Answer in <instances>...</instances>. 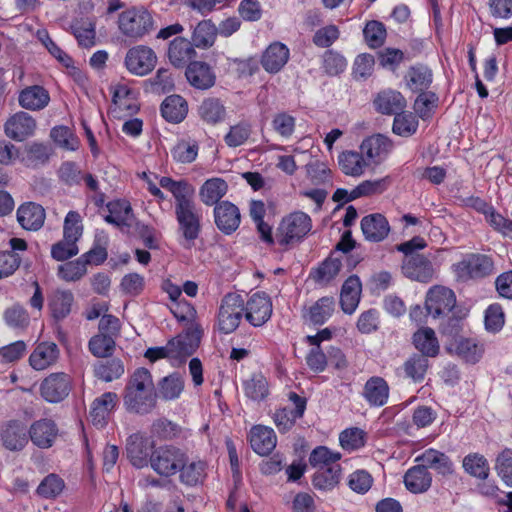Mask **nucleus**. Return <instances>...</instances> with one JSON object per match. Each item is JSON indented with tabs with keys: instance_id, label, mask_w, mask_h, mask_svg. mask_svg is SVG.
<instances>
[{
	"instance_id": "obj_1",
	"label": "nucleus",
	"mask_w": 512,
	"mask_h": 512,
	"mask_svg": "<svg viewBox=\"0 0 512 512\" xmlns=\"http://www.w3.org/2000/svg\"><path fill=\"white\" fill-rule=\"evenodd\" d=\"M123 402L129 412L145 415L157 405V393L151 373L146 368H137L129 377L124 389Z\"/></svg>"
},
{
	"instance_id": "obj_2",
	"label": "nucleus",
	"mask_w": 512,
	"mask_h": 512,
	"mask_svg": "<svg viewBox=\"0 0 512 512\" xmlns=\"http://www.w3.org/2000/svg\"><path fill=\"white\" fill-rule=\"evenodd\" d=\"M174 209L178 229L183 237L182 245L191 248L201 232V209L197 207L194 197H186L176 202Z\"/></svg>"
},
{
	"instance_id": "obj_3",
	"label": "nucleus",
	"mask_w": 512,
	"mask_h": 512,
	"mask_svg": "<svg viewBox=\"0 0 512 512\" xmlns=\"http://www.w3.org/2000/svg\"><path fill=\"white\" fill-rule=\"evenodd\" d=\"M157 28L153 15L144 7H132L118 16V29L123 36L138 41Z\"/></svg>"
},
{
	"instance_id": "obj_4",
	"label": "nucleus",
	"mask_w": 512,
	"mask_h": 512,
	"mask_svg": "<svg viewBox=\"0 0 512 512\" xmlns=\"http://www.w3.org/2000/svg\"><path fill=\"white\" fill-rule=\"evenodd\" d=\"M312 229L310 216L302 211H295L285 216L276 231V241L282 247L300 243Z\"/></svg>"
},
{
	"instance_id": "obj_5",
	"label": "nucleus",
	"mask_w": 512,
	"mask_h": 512,
	"mask_svg": "<svg viewBox=\"0 0 512 512\" xmlns=\"http://www.w3.org/2000/svg\"><path fill=\"white\" fill-rule=\"evenodd\" d=\"M453 271L457 278L464 282L481 280L495 273V263L490 255L469 253L453 265Z\"/></svg>"
},
{
	"instance_id": "obj_6",
	"label": "nucleus",
	"mask_w": 512,
	"mask_h": 512,
	"mask_svg": "<svg viewBox=\"0 0 512 512\" xmlns=\"http://www.w3.org/2000/svg\"><path fill=\"white\" fill-rule=\"evenodd\" d=\"M187 461V454L173 445L160 446L150 456L151 468L162 477L176 475Z\"/></svg>"
},
{
	"instance_id": "obj_7",
	"label": "nucleus",
	"mask_w": 512,
	"mask_h": 512,
	"mask_svg": "<svg viewBox=\"0 0 512 512\" xmlns=\"http://www.w3.org/2000/svg\"><path fill=\"white\" fill-rule=\"evenodd\" d=\"M244 300L241 295L228 293L221 300L218 311V328L222 333L235 331L243 317Z\"/></svg>"
},
{
	"instance_id": "obj_8",
	"label": "nucleus",
	"mask_w": 512,
	"mask_h": 512,
	"mask_svg": "<svg viewBox=\"0 0 512 512\" xmlns=\"http://www.w3.org/2000/svg\"><path fill=\"white\" fill-rule=\"evenodd\" d=\"M157 64V55L146 45H136L128 49L124 58V66L133 75L146 76Z\"/></svg>"
},
{
	"instance_id": "obj_9",
	"label": "nucleus",
	"mask_w": 512,
	"mask_h": 512,
	"mask_svg": "<svg viewBox=\"0 0 512 512\" xmlns=\"http://www.w3.org/2000/svg\"><path fill=\"white\" fill-rule=\"evenodd\" d=\"M456 305V295L453 290L435 285L431 287L425 298V310L433 318L446 316Z\"/></svg>"
},
{
	"instance_id": "obj_10",
	"label": "nucleus",
	"mask_w": 512,
	"mask_h": 512,
	"mask_svg": "<svg viewBox=\"0 0 512 512\" xmlns=\"http://www.w3.org/2000/svg\"><path fill=\"white\" fill-rule=\"evenodd\" d=\"M272 311V302L264 292L254 293L244 303L245 318L254 327L264 325L271 318Z\"/></svg>"
},
{
	"instance_id": "obj_11",
	"label": "nucleus",
	"mask_w": 512,
	"mask_h": 512,
	"mask_svg": "<svg viewBox=\"0 0 512 512\" xmlns=\"http://www.w3.org/2000/svg\"><path fill=\"white\" fill-rule=\"evenodd\" d=\"M36 127V120L30 114L19 111L6 120L4 133L11 140L23 142L34 135Z\"/></svg>"
},
{
	"instance_id": "obj_12",
	"label": "nucleus",
	"mask_w": 512,
	"mask_h": 512,
	"mask_svg": "<svg viewBox=\"0 0 512 512\" xmlns=\"http://www.w3.org/2000/svg\"><path fill=\"white\" fill-rule=\"evenodd\" d=\"M0 441L7 450L21 451L28 444L29 429L21 420H9L0 429Z\"/></svg>"
},
{
	"instance_id": "obj_13",
	"label": "nucleus",
	"mask_w": 512,
	"mask_h": 512,
	"mask_svg": "<svg viewBox=\"0 0 512 512\" xmlns=\"http://www.w3.org/2000/svg\"><path fill=\"white\" fill-rule=\"evenodd\" d=\"M40 391L46 401L51 403L60 402L71 391V378L63 372L52 373L42 381Z\"/></svg>"
},
{
	"instance_id": "obj_14",
	"label": "nucleus",
	"mask_w": 512,
	"mask_h": 512,
	"mask_svg": "<svg viewBox=\"0 0 512 512\" xmlns=\"http://www.w3.org/2000/svg\"><path fill=\"white\" fill-rule=\"evenodd\" d=\"M213 214L216 227L225 235H231L240 226V210L230 201L225 200L217 203Z\"/></svg>"
},
{
	"instance_id": "obj_15",
	"label": "nucleus",
	"mask_w": 512,
	"mask_h": 512,
	"mask_svg": "<svg viewBox=\"0 0 512 512\" xmlns=\"http://www.w3.org/2000/svg\"><path fill=\"white\" fill-rule=\"evenodd\" d=\"M392 149V140L383 134L369 136L360 145V151L365 155L368 164H380L387 158Z\"/></svg>"
},
{
	"instance_id": "obj_16",
	"label": "nucleus",
	"mask_w": 512,
	"mask_h": 512,
	"mask_svg": "<svg viewBox=\"0 0 512 512\" xmlns=\"http://www.w3.org/2000/svg\"><path fill=\"white\" fill-rule=\"evenodd\" d=\"M201 334V330L195 327L169 340L171 359H181L192 355L199 346Z\"/></svg>"
},
{
	"instance_id": "obj_17",
	"label": "nucleus",
	"mask_w": 512,
	"mask_h": 512,
	"mask_svg": "<svg viewBox=\"0 0 512 512\" xmlns=\"http://www.w3.org/2000/svg\"><path fill=\"white\" fill-rule=\"evenodd\" d=\"M418 371L425 372L429 366L428 357L435 358L440 352V344L435 331L429 327L418 329ZM420 374L418 373V379Z\"/></svg>"
},
{
	"instance_id": "obj_18",
	"label": "nucleus",
	"mask_w": 512,
	"mask_h": 512,
	"mask_svg": "<svg viewBox=\"0 0 512 512\" xmlns=\"http://www.w3.org/2000/svg\"><path fill=\"white\" fill-rule=\"evenodd\" d=\"M58 436V427L51 419H40L33 422L29 428V439L41 449L50 448Z\"/></svg>"
},
{
	"instance_id": "obj_19",
	"label": "nucleus",
	"mask_w": 512,
	"mask_h": 512,
	"mask_svg": "<svg viewBox=\"0 0 512 512\" xmlns=\"http://www.w3.org/2000/svg\"><path fill=\"white\" fill-rule=\"evenodd\" d=\"M185 76L191 86L207 90L214 86L216 75L212 67L203 61H194L187 65Z\"/></svg>"
},
{
	"instance_id": "obj_20",
	"label": "nucleus",
	"mask_w": 512,
	"mask_h": 512,
	"mask_svg": "<svg viewBox=\"0 0 512 512\" xmlns=\"http://www.w3.org/2000/svg\"><path fill=\"white\" fill-rule=\"evenodd\" d=\"M360 225L365 239L370 242H381L387 238L390 232L388 220L380 213L364 216Z\"/></svg>"
},
{
	"instance_id": "obj_21",
	"label": "nucleus",
	"mask_w": 512,
	"mask_h": 512,
	"mask_svg": "<svg viewBox=\"0 0 512 512\" xmlns=\"http://www.w3.org/2000/svg\"><path fill=\"white\" fill-rule=\"evenodd\" d=\"M74 305V295L70 290L56 289L48 297V310L56 321L67 318Z\"/></svg>"
},
{
	"instance_id": "obj_22",
	"label": "nucleus",
	"mask_w": 512,
	"mask_h": 512,
	"mask_svg": "<svg viewBox=\"0 0 512 512\" xmlns=\"http://www.w3.org/2000/svg\"><path fill=\"white\" fill-rule=\"evenodd\" d=\"M373 106L383 115H396L406 107V100L398 91L382 90L373 99Z\"/></svg>"
},
{
	"instance_id": "obj_23",
	"label": "nucleus",
	"mask_w": 512,
	"mask_h": 512,
	"mask_svg": "<svg viewBox=\"0 0 512 512\" xmlns=\"http://www.w3.org/2000/svg\"><path fill=\"white\" fill-rule=\"evenodd\" d=\"M167 56L174 67L183 68L196 56V51L188 39L177 36L169 43Z\"/></svg>"
},
{
	"instance_id": "obj_24",
	"label": "nucleus",
	"mask_w": 512,
	"mask_h": 512,
	"mask_svg": "<svg viewBox=\"0 0 512 512\" xmlns=\"http://www.w3.org/2000/svg\"><path fill=\"white\" fill-rule=\"evenodd\" d=\"M288 47L280 42L270 44L263 52L261 64L269 73L279 72L289 60Z\"/></svg>"
},
{
	"instance_id": "obj_25",
	"label": "nucleus",
	"mask_w": 512,
	"mask_h": 512,
	"mask_svg": "<svg viewBox=\"0 0 512 512\" xmlns=\"http://www.w3.org/2000/svg\"><path fill=\"white\" fill-rule=\"evenodd\" d=\"M45 216L44 208L34 202L24 203L17 210V220L25 230H39L44 224Z\"/></svg>"
},
{
	"instance_id": "obj_26",
	"label": "nucleus",
	"mask_w": 512,
	"mask_h": 512,
	"mask_svg": "<svg viewBox=\"0 0 512 512\" xmlns=\"http://www.w3.org/2000/svg\"><path fill=\"white\" fill-rule=\"evenodd\" d=\"M277 437L272 428L263 425L253 426L250 430V445L261 456L268 455L276 447Z\"/></svg>"
},
{
	"instance_id": "obj_27",
	"label": "nucleus",
	"mask_w": 512,
	"mask_h": 512,
	"mask_svg": "<svg viewBox=\"0 0 512 512\" xmlns=\"http://www.w3.org/2000/svg\"><path fill=\"white\" fill-rule=\"evenodd\" d=\"M117 399L116 393L106 392L92 402L89 416L93 425L104 427L107 424L108 417L115 408Z\"/></svg>"
},
{
	"instance_id": "obj_28",
	"label": "nucleus",
	"mask_w": 512,
	"mask_h": 512,
	"mask_svg": "<svg viewBox=\"0 0 512 512\" xmlns=\"http://www.w3.org/2000/svg\"><path fill=\"white\" fill-rule=\"evenodd\" d=\"M50 101L49 92L40 85H32L20 91L18 96L19 105L30 111L44 109Z\"/></svg>"
},
{
	"instance_id": "obj_29",
	"label": "nucleus",
	"mask_w": 512,
	"mask_h": 512,
	"mask_svg": "<svg viewBox=\"0 0 512 512\" xmlns=\"http://www.w3.org/2000/svg\"><path fill=\"white\" fill-rule=\"evenodd\" d=\"M127 457L136 468H143L150 463V449L147 440L140 434H132L127 439Z\"/></svg>"
},
{
	"instance_id": "obj_30",
	"label": "nucleus",
	"mask_w": 512,
	"mask_h": 512,
	"mask_svg": "<svg viewBox=\"0 0 512 512\" xmlns=\"http://www.w3.org/2000/svg\"><path fill=\"white\" fill-rule=\"evenodd\" d=\"M363 397L370 406H384L389 398V386L386 380L379 376L369 378L364 385Z\"/></svg>"
},
{
	"instance_id": "obj_31",
	"label": "nucleus",
	"mask_w": 512,
	"mask_h": 512,
	"mask_svg": "<svg viewBox=\"0 0 512 512\" xmlns=\"http://www.w3.org/2000/svg\"><path fill=\"white\" fill-rule=\"evenodd\" d=\"M361 282L358 276L352 275L346 279L341 288L340 305L344 313L352 314L360 301Z\"/></svg>"
},
{
	"instance_id": "obj_32",
	"label": "nucleus",
	"mask_w": 512,
	"mask_h": 512,
	"mask_svg": "<svg viewBox=\"0 0 512 512\" xmlns=\"http://www.w3.org/2000/svg\"><path fill=\"white\" fill-rule=\"evenodd\" d=\"M58 356L59 349L55 343L42 342L31 353L29 362L35 370H44L55 363Z\"/></svg>"
},
{
	"instance_id": "obj_33",
	"label": "nucleus",
	"mask_w": 512,
	"mask_h": 512,
	"mask_svg": "<svg viewBox=\"0 0 512 512\" xmlns=\"http://www.w3.org/2000/svg\"><path fill=\"white\" fill-rule=\"evenodd\" d=\"M418 463L424 468H432L444 476L453 473V463L449 457L435 449H427L418 455Z\"/></svg>"
},
{
	"instance_id": "obj_34",
	"label": "nucleus",
	"mask_w": 512,
	"mask_h": 512,
	"mask_svg": "<svg viewBox=\"0 0 512 512\" xmlns=\"http://www.w3.org/2000/svg\"><path fill=\"white\" fill-rule=\"evenodd\" d=\"M362 152L343 151L338 156V165L340 170L348 176L359 177L363 174L365 167L368 165L366 158Z\"/></svg>"
},
{
	"instance_id": "obj_35",
	"label": "nucleus",
	"mask_w": 512,
	"mask_h": 512,
	"mask_svg": "<svg viewBox=\"0 0 512 512\" xmlns=\"http://www.w3.org/2000/svg\"><path fill=\"white\" fill-rule=\"evenodd\" d=\"M188 113V104L180 95H170L161 104L162 116L171 123H180Z\"/></svg>"
},
{
	"instance_id": "obj_36",
	"label": "nucleus",
	"mask_w": 512,
	"mask_h": 512,
	"mask_svg": "<svg viewBox=\"0 0 512 512\" xmlns=\"http://www.w3.org/2000/svg\"><path fill=\"white\" fill-rule=\"evenodd\" d=\"M217 33V27L211 20H202L194 27L190 42L194 48L208 49L215 43Z\"/></svg>"
},
{
	"instance_id": "obj_37",
	"label": "nucleus",
	"mask_w": 512,
	"mask_h": 512,
	"mask_svg": "<svg viewBox=\"0 0 512 512\" xmlns=\"http://www.w3.org/2000/svg\"><path fill=\"white\" fill-rule=\"evenodd\" d=\"M228 184L222 178H211L206 180L200 188L199 196L201 201L207 205H217L220 199L226 195Z\"/></svg>"
},
{
	"instance_id": "obj_38",
	"label": "nucleus",
	"mask_w": 512,
	"mask_h": 512,
	"mask_svg": "<svg viewBox=\"0 0 512 512\" xmlns=\"http://www.w3.org/2000/svg\"><path fill=\"white\" fill-rule=\"evenodd\" d=\"M199 152V142L189 136L183 137L171 149L173 160L181 164H189L196 160Z\"/></svg>"
},
{
	"instance_id": "obj_39",
	"label": "nucleus",
	"mask_w": 512,
	"mask_h": 512,
	"mask_svg": "<svg viewBox=\"0 0 512 512\" xmlns=\"http://www.w3.org/2000/svg\"><path fill=\"white\" fill-rule=\"evenodd\" d=\"M184 386L183 377L178 373H172L159 381V395L165 401L178 399L184 390Z\"/></svg>"
},
{
	"instance_id": "obj_40",
	"label": "nucleus",
	"mask_w": 512,
	"mask_h": 512,
	"mask_svg": "<svg viewBox=\"0 0 512 512\" xmlns=\"http://www.w3.org/2000/svg\"><path fill=\"white\" fill-rule=\"evenodd\" d=\"M335 310V300L331 296L318 299L308 311V319L314 325L324 324Z\"/></svg>"
},
{
	"instance_id": "obj_41",
	"label": "nucleus",
	"mask_w": 512,
	"mask_h": 512,
	"mask_svg": "<svg viewBox=\"0 0 512 512\" xmlns=\"http://www.w3.org/2000/svg\"><path fill=\"white\" fill-rule=\"evenodd\" d=\"M116 341L108 334H96L88 342L90 353L97 358H110L115 351Z\"/></svg>"
},
{
	"instance_id": "obj_42",
	"label": "nucleus",
	"mask_w": 512,
	"mask_h": 512,
	"mask_svg": "<svg viewBox=\"0 0 512 512\" xmlns=\"http://www.w3.org/2000/svg\"><path fill=\"white\" fill-rule=\"evenodd\" d=\"M199 115L209 124H216L224 120L226 109L218 98H206L199 106Z\"/></svg>"
},
{
	"instance_id": "obj_43",
	"label": "nucleus",
	"mask_w": 512,
	"mask_h": 512,
	"mask_svg": "<svg viewBox=\"0 0 512 512\" xmlns=\"http://www.w3.org/2000/svg\"><path fill=\"white\" fill-rule=\"evenodd\" d=\"M245 395L253 401L264 400L269 394V386L266 378L261 373H254L243 382Z\"/></svg>"
},
{
	"instance_id": "obj_44",
	"label": "nucleus",
	"mask_w": 512,
	"mask_h": 512,
	"mask_svg": "<svg viewBox=\"0 0 512 512\" xmlns=\"http://www.w3.org/2000/svg\"><path fill=\"white\" fill-rule=\"evenodd\" d=\"M94 375L105 382L119 379L124 374V365L120 359L112 358L94 365Z\"/></svg>"
},
{
	"instance_id": "obj_45",
	"label": "nucleus",
	"mask_w": 512,
	"mask_h": 512,
	"mask_svg": "<svg viewBox=\"0 0 512 512\" xmlns=\"http://www.w3.org/2000/svg\"><path fill=\"white\" fill-rule=\"evenodd\" d=\"M252 134V125L249 121L241 120L230 126L224 136L225 144L230 148H236L244 145Z\"/></svg>"
},
{
	"instance_id": "obj_46",
	"label": "nucleus",
	"mask_w": 512,
	"mask_h": 512,
	"mask_svg": "<svg viewBox=\"0 0 512 512\" xmlns=\"http://www.w3.org/2000/svg\"><path fill=\"white\" fill-rule=\"evenodd\" d=\"M108 236L103 231L96 233L93 247L83 255L86 265H100L104 263L108 257L107 253Z\"/></svg>"
},
{
	"instance_id": "obj_47",
	"label": "nucleus",
	"mask_w": 512,
	"mask_h": 512,
	"mask_svg": "<svg viewBox=\"0 0 512 512\" xmlns=\"http://www.w3.org/2000/svg\"><path fill=\"white\" fill-rule=\"evenodd\" d=\"M341 467L340 465H332L325 469H319L313 477V485L319 490H332L337 486L340 480Z\"/></svg>"
},
{
	"instance_id": "obj_48",
	"label": "nucleus",
	"mask_w": 512,
	"mask_h": 512,
	"mask_svg": "<svg viewBox=\"0 0 512 512\" xmlns=\"http://www.w3.org/2000/svg\"><path fill=\"white\" fill-rule=\"evenodd\" d=\"M109 214L105 216V221L115 226L127 224L132 213V208L127 200H114L107 204Z\"/></svg>"
},
{
	"instance_id": "obj_49",
	"label": "nucleus",
	"mask_w": 512,
	"mask_h": 512,
	"mask_svg": "<svg viewBox=\"0 0 512 512\" xmlns=\"http://www.w3.org/2000/svg\"><path fill=\"white\" fill-rule=\"evenodd\" d=\"M456 354L467 363H476L483 354V348L475 340L469 338H459L455 341Z\"/></svg>"
},
{
	"instance_id": "obj_50",
	"label": "nucleus",
	"mask_w": 512,
	"mask_h": 512,
	"mask_svg": "<svg viewBox=\"0 0 512 512\" xmlns=\"http://www.w3.org/2000/svg\"><path fill=\"white\" fill-rule=\"evenodd\" d=\"M49 145L39 142H33L26 147V158L24 159L27 167H38L48 162L51 156Z\"/></svg>"
},
{
	"instance_id": "obj_51",
	"label": "nucleus",
	"mask_w": 512,
	"mask_h": 512,
	"mask_svg": "<svg viewBox=\"0 0 512 512\" xmlns=\"http://www.w3.org/2000/svg\"><path fill=\"white\" fill-rule=\"evenodd\" d=\"M439 96L434 91H422L418 93V118L423 121L430 120L439 107Z\"/></svg>"
},
{
	"instance_id": "obj_52",
	"label": "nucleus",
	"mask_w": 512,
	"mask_h": 512,
	"mask_svg": "<svg viewBox=\"0 0 512 512\" xmlns=\"http://www.w3.org/2000/svg\"><path fill=\"white\" fill-rule=\"evenodd\" d=\"M463 468L468 474L481 480H485L489 476L488 462L483 455L478 453L465 456Z\"/></svg>"
},
{
	"instance_id": "obj_53",
	"label": "nucleus",
	"mask_w": 512,
	"mask_h": 512,
	"mask_svg": "<svg viewBox=\"0 0 512 512\" xmlns=\"http://www.w3.org/2000/svg\"><path fill=\"white\" fill-rule=\"evenodd\" d=\"M162 188L170 191L175 199V203L186 197H194L195 189L186 180L175 181L170 177H162L159 181Z\"/></svg>"
},
{
	"instance_id": "obj_54",
	"label": "nucleus",
	"mask_w": 512,
	"mask_h": 512,
	"mask_svg": "<svg viewBox=\"0 0 512 512\" xmlns=\"http://www.w3.org/2000/svg\"><path fill=\"white\" fill-rule=\"evenodd\" d=\"M87 273V265L84 258L79 257L74 261L59 265L57 275L66 282H76Z\"/></svg>"
},
{
	"instance_id": "obj_55",
	"label": "nucleus",
	"mask_w": 512,
	"mask_h": 512,
	"mask_svg": "<svg viewBox=\"0 0 512 512\" xmlns=\"http://www.w3.org/2000/svg\"><path fill=\"white\" fill-rule=\"evenodd\" d=\"M340 459L341 454L339 452H333L325 446H318L311 452L309 463L319 470L332 465H338L337 461Z\"/></svg>"
},
{
	"instance_id": "obj_56",
	"label": "nucleus",
	"mask_w": 512,
	"mask_h": 512,
	"mask_svg": "<svg viewBox=\"0 0 512 512\" xmlns=\"http://www.w3.org/2000/svg\"><path fill=\"white\" fill-rule=\"evenodd\" d=\"M363 35L367 45L372 48L381 47L386 39V27L382 22L372 20L368 21L363 29Z\"/></svg>"
},
{
	"instance_id": "obj_57",
	"label": "nucleus",
	"mask_w": 512,
	"mask_h": 512,
	"mask_svg": "<svg viewBox=\"0 0 512 512\" xmlns=\"http://www.w3.org/2000/svg\"><path fill=\"white\" fill-rule=\"evenodd\" d=\"M64 488V480L57 474L51 473L40 482L36 492L40 497L52 499L59 496Z\"/></svg>"
},
{
	"instance_id": "obj_58",
	"label": "nucleus",
	"mask_w": 512,
	"mask_h": 512,
	"mask_svg": "<svg viewBox=\"0 0 512 512\" xmlns=\"http://www.w3.org/2000/svg\"><path fill=\"white\" fill-rule=\"evenodd\" d=\"M205 469L206 464L203 461H193L191 463L187 461L179 471L180 479L186 485L195 486L203 481Z\"/></svg>"
},
{
	"instance_id": "obj_59",
	"label": "nucleus",
	"mask_w": 512,
	"mask_h": 512,
	"mask_svg": "<svg viewBox=\"0 0 512 512\" xmlns=\"http://www.w3.org/2000/svg\"><path fill=\"white\" fill-rule=\"evenodd\" d=\"M37 39L45 46L48 52L55 57L63 66L69 68L73 64L72 58L66 54L49 36L46 29L38 30Z\"/></svg>"
},
{
	"instance_id": "obj_60",
	"label": "nucleus",
	"mask_w": 512,
	"mask_h": 512,
	"mask_svg": "<svg viewBox=\"0 0 512 512\" xmlns=\"http://www.w3.org/2000/svg\"><path fill=\"white\" fill-rule=\"evenodd\" d=\"M3 318L5 323L13 329H25L30 322L28 312L24 307L15 304L4 311Z\"/></svg>"
},
{
	"instance_id": "obj_61",
	"label": "nucleus",
	"mask_w": 512,
	"mask_h": 512,
	"mask_svg": "<svg viewBox=\"0 0 512 512\" xmlns=\"http://www.w3.org/2000/svg\"><path fill=\"white\" fill-rule=\"evenodd\" d=\"M392 131L394 134L408 137L416 131V120L412 112L400 111L394 117Z\"/></svg>"
},
{
	"instance_id": "obj_62",
	"label": "nucleus",
	"mask_w": 512,
	"mask_h": 512,
	"mask_svg": "<svg viewBox=\"0 0 512 512\" xmlns=\"http://www.w3.org/2000/svg\"><path fill=\"white\" fill-rule=\"evenodd\" d=\"M339 441L347 451L358 450L365 445V432L357 427L345 429L340 433Z\"/></svg>"
},
{
	"instance_id": "obj_63",
	"label": "nucleus",
	"mask_w": 512,
	"mask_h": 512,
	"mask_svg": "<svg viewBox=\"0 0 512 512\" xmlns=\"http://www.w3.org/2000/svg\"><path fill=\"white\" fill-rule=\"evenodd\" d=\"M495 469L508 487H512V449L505 448L496 458Z\"/></svg>"
},
{
	"instance_id": "obj_64",
	"label": "nucleus",
	"mask_w": 512,
	"mask_h": 512,
	"mask_svg": "<svg viewBox=\"0 0 512 512\" xmlns=\"http://www.w3.org/2000/svg\"><path fill=\"white\" fill-rule=\"evenodd\" d=\"M82 219L78 212L69 211L64 219L63 237L68 240L77 241L83 233Z\"/></svg>"
}]
</instances>
